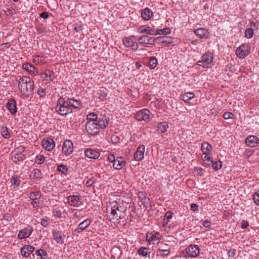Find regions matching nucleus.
<instances>
[{"instance_id": "f257e3e1", "label": "nucleus", "mask_w": 259, "mask_h": 259, "mask_svg": "<svg viewBox=\"0 0 259 259\" xmlns=\"http://www.w3.org/2000/svg\"><path fill=\"white\" fill-rule=\"evenodd\" d=\"M18 87L21 93V96L25 98L29 97L34 89V81L29 77L22 76L18 80Z\"/></svg>"}, {"instance_id": "f03ea898", "label": "nucleus", "mask_w": 259, "mask_h": 259, "mask_svg": "<svg viewBox=\"0 0 259 259\" xmlns=\"http://www.w3.org/2000/svg\"><path fill=\"white\" fill-rule=\"evenodd\" d=\"M68 98L63 96L59 97L55 107V111L61 116H66L73 112L72 109L69 106Z\"/></svg>"}, {"instance_id": "7ed1b4c3", "label": "nucleus", "mask_w": 259, "mask_h": 259, "mask_svg": "<svg viewBox=\"0 0 259 259\" xmlns=\"http://www.w3.org/2000/svg\"><path fill=\"white\" fill-rule=\"evenodd\" d=\"M184 256L187 255L191 257H195L200 253V248L197 245H190L188 246L183 253Z\"/></svg>"}, {"instance_id": "20e7f679", "label": "nucleus", "mask_w": 259, "mask_h": 259, "mask_svg": "<svg viewBox=\"0 0 259 259\" xmlns=\"http://www.w3.org/2000/svg\"><path fill=\"white\" fill-rule=\"evenodd\" d=\"M73 152V144L69 140H65L62 145V152L66 156H68Z\"/></svg>"}, {"instance_id": "39448f33", "label": "nucleus", "mask_w": 259, "mask_h": 259, "mask_svg": "<svg viewBox=\"0 0 259 259\" xmlns=\"http://www.w3.org/2000/svg\"><path fill=\"white\" fill-rule=\"evenodd\" d=\"M249 50L248 45L243 44L236 49V54L238 57L243 59L249 54Z\"/></svg>"}, {"instance_id": "423d86ee", "label": "nucleus", "mask_w": 259, "mask_h": 259, "mask_svg": "<svg viewBox=\"0 0 259 259\" xmlns=\"http://www.w3.org/2000/svg\"><path fill=\"white\" fill-rule=\"evenodd\" d=\"M85 129L89 134L95 136L99 133L100 128L96 122H87Z\"/></svg>"}, {"instance_id": "0eeeda50", "label": "nucleus", "mask_w": 259, "mask_h": 259, "mask_svg": "<svg viewBox=\"0 0 259 259\" xmlns=\"http://www.w3.org/2000/svg\"><path fill=\"white\" fill-rule=\"evenodd\" d=\"M33 231L32 227L31 226H27L19 231L17 237L19 239L27 238L30 237Z\"/></svg>"}, {"instance_id": "6e6552de", "label": "nucleus", "mask_w": 259, "mask_h": 259, "mask_svg": "<svg viewBox=\"0 0 259 259\" xmlns=\"http://www.w3.org/2000/svg\"><path fill=\"white\" fill-rule=\"evenodd\" d=\"M67 202L73 207H78L81 204V197L79 195H70L67 197Z\"/></svg>"}, {"instance_id": "1a4fd4ad", "label": "nucleus", "mask_w": 259, "mask_h": 259, "mask_svg": "<svg viewBox=\"0 0 259 259\" xmlns=\"http://www.w3.org/2000/svg\"><path fill=\"white\" fill-rule=\"evenodd\" d=\"M122 42L126 47H131L134 50L138 49V45L136 42V39L134 36L124 37L122 39Z\"/></svg>"}, {"instance_id": "9d476101", "label": "nucleus", "mask_w": 259, "mask_h": 259, "mask_svg": "<svg viewBox=\"0 0 259 259\" xmlns=\"http://www.w3.org/2000/svg\"><path fill=\"white\" fill-rule=\"evenodd\" d=\"M109 117L105 115H100L96 122L100 128L104 129L108 126Z\"/></svg>"}, {"instance_id": "9b49d317", "label": "nucleus", "mask_w": 259, "mask_h": 259, "mask_svg": "<svg viewBox=\"0 0 259 259\" xmlns=\"http://www.w3.org/2000/svg\"><path fill=\"white\" fill-rule=\"evenodd\" d=\"M84 155L90 159H97L100 156V152L97 149L88 148L84 150Z\"/></svg>"}, {"instance_id": "f8f14e48", "label": "nucleus", "mask_w": 259, "mask_h": 259, "mask_svg": "<svg viewBox=\"0 0 259 259\" xmlns=\"http://www.w3.org/2000/svg\"><path fill=\"white\" fill-rule=\"evenodd\" d=\"M40 76L42 80L46 81L47 83L52 81L56 78L55 72L50 70H46Z\"/></svg>"}, {"instance_id": "ddd939ff", "label": "nucleus", "mask_w": 259, "mask_h": 259, "mask_svg": "<svg viewBox=\"0 0 259 259\" xmlns=\"http://www.w3.org/2000/svg\"><path fill=\"white\" fill-rule=\"evenodd\" d=\"M173 39L169 36H158L156 38V42L158 45L167 47L173 42Z\"/></svg>"}, {"instance_id": "4468645a", "label": "nucleus", "mask_w": 259, "mask_h": 259, "mask_svg": "<svg viewBox=\"0 0 259 259\" xmlns=\"http://www.w3.org/2000/svg\"><path fill=\"white\" fill-rule=\"evenodd\" d=\"M245 144L250 147H255L259 144V139L255 136H248L245 140Z\"/></svg>"}, {"instance_id": "2eb2a0df", "label": "nucleus", "mask_w": 259, "mask_h": 259, "mask_svg": "<svg viewBox=\"0 0 259 259\" xmlns=\"http://www.w3.org/2000/svg\"><path fill=\"white\" fill-rule=\"evenodd\" d=\"M52 233L53 239L57 243L60 244L64 243L65 235L62 232L53 230Z\"/></svg>"}, {"instance_id": "dca6fc26", "label": "nucleus", "mask_w": 259, "mask_h": 259, "mask_svg": "<svg viewBox=\"0 0 259 259\" xmlns=\"http://www.w3.org/2000/svg\"><path fill=\"white\" fill-rule=\"evenodd\" d=\"M194 33L200 38H209L211 35L210 32L204 28H200L195 29L194 31Z\"/></svg>"}, {"instance_id": "f3484780", "label": "nucleus", "mask_w": 259, "mask_h": 259, "mask_svg": "<svg viewBox=\"0 0 259 259\" xmlns=\"http://www.w3.org/2000/svg\"><path fill=\"white\" fill-rule=\"evenodd\" d=\"M202 62L204 64L203 68H207L209 65L211 64L213 62V57L210 52H207L204 54L202 56Z\"/></svg>"}, {"instance_id": "a211bd4d", "label": "nucleus", "mask_w": 259, "mask_h": 259, "mask_svg": "<svg viewBox=\"0 0 259 259\" xmlns=\"http://www.w3.org/2000/svg\"><path fill=\"white\" fill-rule=\"evenodd\" d=\"M42 147L48 151H51L55 147V143L53 139H43L41 141Z\"/></svg>"}, {"instance_id": "6ab92c4d", "label": "nucleus", "mask_w": 259, "mask_h": 259, "mask_svg": "<svg viewBox=\"0 0 259 259\" xmlns=\"http://www.w3.org/2000/svg\"><path fill=\"white\" fill-rule=\"evenodd\" d=\"M91 222L92 221L90 219H86L83 221L78 225L77 228L74 230V233H80L90 225Z\"/></svg>"}, {"instance_id": "aec40b11", "label": "nucleus", "mask_w": 259, "mask_h": 259, "mask_svg": "<svg viewBox=\"0 0 259 259\" xmlns=\"http://www.w3.org/2000/svg\"><path fill=\"white\" fill-rule=\"evenodd\" d=\"M6 107L12 115H14L16 113L17 111L16 101L14 99L10 98L8 100Z\"/></svg>"}, {"instance_id": "412c9836", "label": "nucleus", "mask_w": 259, "mask_h": 259, "mask_svg": "<svg viewBox=\"0 0 259 259\" xmlns=\"http://www.w3.org/2000/svg\"><path fill=\"white\" fill-rule=\"evenodd\" d=\"M34 249L35 248L33 246L25 245L20 249L21 255L24 257H28Z\"/></svg>"}, {"instance_id": "4be33fe9", "label": "nucleus", "mask_w": 259, "mask_h": 259, "mask_svg": "<svg viewBox=\"0 0 259 259\" xmlns=\"http://www.w3.org/2000/svg\"><path fill=\"white\" fill-rule=\"evenodd\" d=\"M69 106L71 109L72 108L76 109H80L82 107V103L79 100H75L73 98H68Z\"/></svg>"}, {"instance_id": "5701e85b", "label": "nucleus", "mask_w": 259, "mask_h": 259, "mask_svg": "<svg viewBox=\"0 0 259 259\" xmlns=\"http://www.w3.org/2000/svg\"><path fill=\"white\" fill-rule=\"evenodd\" d=\"M159 234L158 233H153L148 232L147 233V242L149 244H155V242L158 240Z\"/></svg>"}, {"instance_id": "b1692460", "label": "nucleus", "mask_w": 259, "mask_h": 259, "mask_svg": "<svg viewBox=\"0 0 259 259\" xmlns=\"http://www.w3.org/2000/svg\"><path fill=\"white\" fill-rule=\"evenodd\" d=\"M122 217L123 216H121V214H118V212L115 209H111L110 214L107 215L108 220L113 223L119 219H121Z\"/></svg>"}, {"instance_id": "393cba45", "label": "nucleus", "mask_w": 259, "mask_h": 259, "mask_svg": "<svg viewBox=\"0 0 259 259\" xmlns=\"http://www.w3.org/2000/svg\"><path fill=\"white\" fill-rule=\"evenodd\" d=\"M145 152V146L144 145L140 146L137 149L134 155L135 160L140 161L144 158V153Z\"/></svg>"}, {"instance_id": "a878e982", "label": "nucleus", "mask_w": 259, "mask_h": 259, "mask_svg": "<svg viewBox=\"0 0 259 259\" xmlns=\"http://www.w3.org/2000/svg\"><path fill=\"white\" fill-rule=\"evenodd\" d=\"M125 164V161L124 158L122 157H118L114 163H113V167L114 168L120 170L122 168Z\"/></svg>"}, {"instance_id": "bb28decb", "label": "nucleus", "mask_w": 259, "mask_h": 259, "mask_svg": "<svg viewBox=\"0 0 259 259\" xmlns=\"http://www.w3.org/2000/svg\"><path fill=\"white\" fill-rule=\"evenodd\" d=\"M23 68L30 74L35 75L37 72V69L29 63H25L22 65Z\"/></svg>"}, {"instance_id": "cd10ccee", "label": "nucleus", "mask_w": 259, "mask_h": 259, "mask_svg": "<svg viewBox=\"0 0 259 259\" xmlns=\"http://www.w3.org/2000/svg\"><path fill=\"white\" fill-rule=\"evenodd\" d=\"M11 159L14 163H18L23 161L25 158V155L23 153H12V152Z\"/></svg>"}, {"instance_id": "c85d7f7f", "label": "nucleus", "mask_w": 259, "mask_h": 259, "mask_svg": "<svg viewBox=\"0 0 259 259\" xmlns=\"http://www.w3.org/2000/svg\"><path fill=\"white\" fill-rule=\"evenodd\" d=\"M30 177L34 181H39L42 178L41 171L38 168H34L31 171Z\"/></svg>"}, {"instance_id": "c756f323", "label": "nucleus", "mask_w": 259, "mask_h": 259, "mask_svg": "<svg viewBox=\"0 0 259 259\" xmlns=\"http://www.w3.org/2000/svg\"><path fill=\"white\" fill-rule=\"evenodd\" d=\"M213 148L212 146L209 144L208 142H204L202 143L201 146V150L202 152V154H205L207 153H210L212 151Z\"/></svg>"}, {"instance_id": "7c9ffc66", "label": "nucleus", "mask_w": 259, "mask_h": 259, "mask_svg": "<svg viewBox=\"0 0 259 259\" xmlns=\"http://www.w3.org/2000/svg\"><path fill=\"white\" fill-rule=\"evenodd\" d=\"M10 183L11 184V186L14 187L15 188L20 186L21 180L18 176L17 175H13L10 179Z\"/></svg>"}, {"instance_id": "2f4dec72", "label": "nucleus", "mask_w": 259, "mask_h": 259, "mask_svg": "<svg viewBox=\"0 0 259 259\" xmlns=\"http://www.w3.org/2000/svg\"><path fill=\"white\" fill-rule=\"evenodd\" d=\"M195 95L192 92H187L181 96V99L185 102H189V101L194 98Z\"/></svg>"}, {"instance_id": "473e14b6", "label": "nucleus", "mask_w": 259, "mask_h": 259, "mask_svg": "<svg viewBox=\"0 0 259 259\" xmlns=\"http://www.w3.org/2000/svg\"><path fill=\"white\" fill-rule=\"evenodd\" d=\"M158 64V61L155 57H150L149 58L148 64H147V66H148L151 69H154L156 67Z\"/></svg>"}, {"instance_id": "72a5a7b5", "label": "nucleus", "mask_w": 259, "mask_h": 259, "mask_svg": "<svg viewBox=\"0 0 259 259\" xmlns=\"http://www.w3.org/2000/svg\"><path fill=\"white\" fill-rule=\"evenodd\" d=\"M33 62L36 64H45L46 62V58L42 56H33Z\"/></svg>"}, {"instance_id": "f704fd0d", "label": "nucleus", "mask_w": 259, "mask_h": 259, "mask_svg": "<svg viewBox=\"0 0 259 259\" xmlns=\"http://www.w3.org/2000/svg\"><path fill=\"white\" fill-rule=\"evenodd\" d=\"M41 193L40 191L31 192L29 193V198L31 200H37L41 197Z\"/></svg>"}, {"instance_id": "c9c22d12", "label": "nucleus", "mask_w": 259, "mask_h": 259, "mask_svg": "<svg viewBox=\"0 0 259 259\" xmlns=\"http://www.w3.org/2000/svg\"><path fill=\"white\" fill-rule=\"evenodd\" d=\"M46 157L41 154H37L34 158V162L37 164H42L46 161Z\"/></svg>"}, {"instance_id": "e433bc0d", "label": "nucleus", "mask_w": 259, "mask_h": 259, "mask_svg": "<svg viewBox=\"0 0 259 259\" xmlns=\"http://www.w3.org/2000/svg\"><path fill=\"white\" fill-rule=\"evenodd\" d=\"M98 117L99 116L94 112L90 113L87 116V122H96Z\"/></svg>"}, {"instance_id": "4c0bfd02", "label": "nucleus", "mask_w": 259, "mask_h": 259, "mask_svg": "<svg viewBox=\"0 0 259 259\" xmlns=\"http://www.w3.org/2000/svg\"><path fill=\"white\" fill-rule=\"evenodd\" d=\"M136 119L139 121L145 120L146 119V109H143L136 115Z\"/></svg>"}, {"instance_id": "58836bf2", "label": "nucleus", "mask_w": 259, "mask_h": 259, "mask_svg": "<svg viewBox=\"0 0 259 259\" xmlns=\"http://www.w3.org/2000/svg\"><path fill=\"white\" fill-rule=\"evenodd\" d=\"M173 213L171 211H168L164 215L163 225L166 226L168 225L169 221L172 217Z\"/></svg>"}, {"instance_id": "ea45409f", "label": "nucleus", "mask_w": 259, "mask_h": 259, "mask_svg": "<svg viewBox=\"0 0 259 259\" xmlns=\"http://www.w3.org/2000/svg\"><path fill=\"white\" fill-rule=\"evenodd\" d=\"M36 255L40 256L41 259H48L47 252L44 249H37L35 251Z\"/></svg>"}, {"instance_id": "a19ab883", "label": "nucleus", "mask_w": 259, "mask_h": 259, "mask_svg": "<svg viewBox=\"0 0 259 259\" xmlns=\"http://www.w3.org/2000/svg\"><path fill=\"white\" fill-rule=\"evenodd\" d=\"M168 127V123L166 122H160L157 125L158 131L161 133H164Z\"/></svg>"}, {"instance_id": "79ce46f5", "label": "nucleus", "mask_w": 259, "mask_h": 259, "mask_svg": "<svg viewBox=\"0 0 259 259\" xmlns=\"http://www.w3.org/2000/svg\"><path fill=\"white\" fill-rule=\"evenodd\" d=\"M0 132L3 138L6 139L9 138L10 133L6 126H2L1 128Z\"/></svg>"}, {"instance_id": "37998d69", "label": "nucleus", "mask_w": 259, "mask_h": 259, "mask_svg": "<svg viewBox=\"0 0 259 259\" xmlns=\"http://www.w3.org/2000/svg\"><path fill=\"white\" fill-rule=\"evenodd\" d=\"M57 170L58 171L61 172L62 174H64L65 175H67L68 174V167H67L66 165H64L63 164H61L57 166Z\"/></svg>"}, {"instance_id": "c03bdc74", "label": "nucleus", "mask_w": 259, "mask_h": 259, "mask_svg": "<svg viewBox=\"0 0 259 259\" xmlns=\"http://www.w3.org/2000/svg\"><path fill=\"white\" fill-rule=\"evenodd\" d=\"M201 157L206 164L210 165L212 163V158L209 156L207 153L205 154H202Z\"/></svg>"}, {"instance_id": "a18cd8bd", "label": "nucleus", "mask_w": 259, "mask_h": 259, "mask_svg": "<svg viewBox=\"0 0 259 259\" xmlns=\"http://www.w3.org/2000/svg\"><path fill=\"white\" fill-rule=\"evenodd\" d=\"M157 35H167L169 34L171 32V30L169 28L166 27L162 29H157Z\"/></svg>"}, {"instance_id": "49530a36", "label": "nucleus", "mask_w": 259, "mask_h": 259, "mask_svg": "<svg viewBox=\"0 0 259 259\" xmlns=\"http://www.w3.org/2000/svg\"><path fill=\"white\" fill-rule=\"evenodd\" d=\"M254 30L252 28H247L245 30L244 34L245 36L247 38H251L254 35Z\"/></svg>"}, {"instance_id": "de8ad7c7", "label": "nucleus", "mask_w": 259, "mask_h": 259, "mask_svg": "<svg viewBox=\"0 0 259 259\" xmlns=\"http://www.w3.org/2000/svg\"><path fill=\"white\" fill-rule=\"evenodd\" d=\"M99 98L102 100L104 101L106 99L107 96V92L106 90H100L99 92Z\"/></svg>"}, {"instance_id": "09e8293b", "label": "nucleus", "mask_w": 259, "mask_h": 259, "mask_svg": "<svg viewBox=\"0 0 259 259\" xmlns=\"http://www.w3.org/2000/svg\"><path fill=\"white\" fill-rule=\"evenodd\" d=\"M212 164V168L214 170H218L220 169H221V168L222 167V162L221 161H212V163L211 164Z\"/></svg>"}, {"instance_id": "8fccbe9b", "label": "nucleus", "mask_w": 259, "mask_h": 259, "mask_svg": "<svg viewBox=\"0 0 259 259\" xmlns=\"http://www.w3.org/2000/svg\"><path fill=\"white\" fill-rule=\"evenodd\" d=\"M53 216L56 219L62 218V216L61 210L58 208H54L53 210Z\"/></svg>"}, {"instance_id": "3c124183", "label": "nucleus", "mask_w": 259, "mask_h": 259, "mask_svg": "<svg viewBox=\"0 0 259 259\" xmlns=\"http://www.w3.org/2000/svg\"><path fill=\"white\" fill-rule=\"evenodd\" d=\"M250 28H252L253 30H258V23L255 19L250 20Z\"/></svg>"}, {"instance_id": "603ef678", "label": "nucleus", "mask_w": 259, "mask_h": 259, "mask_svg": "<svg viewBox=\"0 0 259 259\" xmlns=\"http://www.w3.org/2000/svg\"><path fill=\"white\" fill-rule=\"evenodd\" d=\"M253 200L255 204L259 205V190L253 194Z\"/></svg>"}, {"instance_id": "864d4df0", "label": "nucleus", "mask_w": 259, "mask_h": 259, "mask_svg": "<svg viewBox=\"0 0 259 259\" xmlns=\"http://www.w3.org/2000/svg\"><path fill=\"white\" fill-rule=\"evenodd\" d=\"M49 218L47 217H46L44 218L41 219L40 224L42 226H43L44 227H47L49 225Z\"/></svg>"}, {"instance_id": "5fc2aeb1", "label": "nucleus", "mask_w": 259, "mask_h": 259, "mask_svg": "<svg viewBox=\"0 0 259 259\" xmlns=\"http://www.w3.org/2000/svg\"><path fill=\"white\" fill-rule=\"evenodd\" d=\"M205 170L200 167H196L194 168V172L197 175L202 176Z\"/></svg>"}, {"instance_id": "6e6d98bb", "label": "nucleus", "mask_w": 259, "mask_h": 259, "mask_svg": "<svg viewBox=\"0 0 259 259\" xmlns=\"http://www.w3.org/2000/svg\"><path fill=\"white\" fill-rule=\"evenodd\" d=\"M146 36L145 35H142V36L140 37V38L138 39V42L139 45L140 46H141L142 47H145L146 46Z\"/></svg>"}, {"instance_id": "4d7b16f0", "label": "nucleus", "mask_w": 259, "mask_h": 259, "mask_svg": "<svg viewBox=\"0 0 259 259\" xmlns=\"http://www.w3.org/2000/svg\"><path fill=\"white\" fill-rule=\"evenodd\" d=\"M234 115L230 112L226 111L223 115L224 119L228 120L232 118H234Z\"/></svg>"}, {"instance_id": "13d9d810", "label": "nucleus", "mask_w": 259, "mask_h": 259, "mask_svg": "<svg viewBox=\"0 0 259 259\" xmlns=\"http://www.w3.org/2000/svg\"><path fill=\"white\" fill-rule=\"evenodd\" d=\"M111 141L113 144H116L119 142L120 138L119 136L116 135H113L111 137Z\"/></svg>"}, {"instance_id": "bf43d9fd", "label": "nucleus", "mask_w": 259, "mask_h": 259, "mask_svg": "<svg viewBox=\"0 0 259 259\" xmlns=\"http://www.w3.org/2000/svg\"><path fill=\"white\" fill-rule=\"evenodd\" d=\"M139 197L141 199V202L145 206V200L146 199V194L144 192L141 191L139 193Z\"/></svg>"}, {"instance_id": "052dcab7", "label": "nucleus", "mask_w": 259, "mask_h": 259, "mask_svg": "<svg viewBox=\"0 0 259 259\" xmlns=\"http://www.w3.org/2000/svg\"><path fill=\"white\" fill-rule=\"evenodd\" d=\"M46 89L39 88L37 91V94L40 97H44L46 94Z\"/></svg>"}, {"instance_id": "680f3d73", "label": "nucleus", "mask_w": 259, "mask_h": 259, "mask_svg": "<svg viewBox=\"0 0 259 259\" xmlns=\"http://www.w3.org/2000/svg\"><path fill=\"white\" fill-rule=\"evenodd\" d=\"M25 147L23 146H20L16 148L12 153H22L25 150Z\"/></svg>"}, {"instance_id": "e2e57ef3", "label": "nucleus", "mask_w": 259, "mask_h": 259, "mask_svg": "<svg viewBox=\"0 0 259 259\" xmlns=\"http://www.w3.org/2000/svg\"><path fill=\"white\" fill-rule=\"evenodd\" d=\"M157 30H154L153 28H152L150 27H147V34L151 35H157Z\"/></svg>"}, {"instance_id": "0e129e2a", "label": "nucleus", "mask_w": 259, "mask_h": 259, "mask_svg": "<svg viewBox=\"0 0 259 259\" xmlns=\"http://www.w3.org/2000/svg\"><path fill=\"white\" fill-rule=\"evenodd\" d=\"M96 182V180L94 178H91L89 179L85 183L87 187H90L92 186Z\"/></svg>"}, {"instance_id": "69168bd1", "label": "nucleus", "mask_w": 259, "mask_h": 259, "mask_svg": "<svg viewBox=\"0 0 259 259\" xmlns=\"http://www.w3.org/2000/svg\"><path fill=\"white\" fill-rule=\"evenodd\" d=\"M156 42V38L147 36V44L153 45Z\"/></svg>"}, {"instance_id": "338daca9", "label": "nucleus", "mask_w": 259, "mask_h": 259, "mask_svg": "<svg viewBox=\"0 0 259 259\" xmlns=\"http://www.w3.org/2000/svg\"><path fill=\"white\" fill-rule=\"evenodd\" d=\"M227 254L229 257H233L236 254V250L235 249H231L228 250Z\"/></svg>"}, {"instance_id": "774afa93", "label": "nucleus", "mask_w": 259, "mask_h": 259, "mask_svg": "<svg viewBox=\"0 0 259 259\" xmlns=\"http://www.w3.org/2000/svg\"><path fill=\"white\" fill-rule=\"evenodd\" d=\"M30 204L34 208H37V207H39V206H40V202L38 200H31Z\"/></svg>"}]
</instances>
